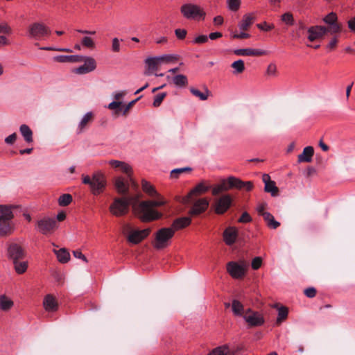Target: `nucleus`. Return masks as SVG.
I'll return each instance as SVG.
<instances>
[{
  "label": "nucleus",
  "mask_w": 355,
  "mask_h": 355,
  "mask_svg": "<svg viewBox=\"0 0 355 355\" xmlns=\"http://www.w3.org/2000/svg\"><path fill=\"white\" fill-rule=\"evenodd\" d=\"M150 229L142 230H132L128 236V241L132 244H138L145 239L150 234Z\"/></svg>",
  "instance_id": "nucleus-17"
},
{
  "label": "nucleus",
  "mask_w": 355,
  "mask_h": 355,
  "mask_svg": "<svg viewBox=\"0 0 355 355\" xmlns=\"http://www.w3.org/2000/svg\"><path fill=\"white\" fill-rule=\"evenodd\" d=\"M231 353L227 345H223L214 348L207 355H230Z\"/></svg>",
  "instance_id": "nucleus-34"
},
{
  "label": "nucleus",
  "mask_w": 355,
  "mask_h": 355,
  "mask_svg": "<svg viewBox=\"0 0 355 355\" xmlns=\"http://www.w3.org/2000/svg\"><path fill=\"white\" fill-rule=\"evenodd\" d=\"M190 92L195 96L198 97L201 101H205L208 98L209 95V90L207 87H205L204 92H200L199 89L195 87H191L189 89Z\"/></svg>",
  "instance_id": "nucleus-36"
},
{
  "label": "nucleus",
  "mask_w": 355,
  "mask_h": 355,
  "mask_svg": "<svg viewBox=\"0 0 355 355\" xmlns=\"http://www.w3.org/2000/svg\"><path fill=\"white\" fill-rule=\"evenodd\" d=\"M187 31L185 29L177 28L175 30V34L178 39L184 40L187 35Z\"/></svg>",
  "instance_id": "nucleus-61"
},
{
  "label": "nucleus",
  "mask_w": 355,
  "mask_h": 355,
  "mask_svg": "<svg viewBox=\"0 0 355 355\" xmlns=\"http://www.w3.org/2000/svg\"><path fill=\"white\" fill-rule=\"evenodd\" d=\"M252 220V218L251 216L247 211L243 212L241 217L238 219V222L241 223H250Z\"/></svg>",
  "instance_id": "nucleus-58"
},
{
  "label": "nucleus",
  "mask_w": 355,
  "mask_h": 355,
  "mask_svg": "<svg viewBox=\"0 0 355 355\" xmlns=\"http://www.w3.org/2000/svg\"><path fill=\"white\" fill-rule=\"evenodd\" d=\"M232 189V187H229V184L227 183V179L223 180L221 182L215 187H213L211 193L214 196H218L223 191H227L229 189Z\"/></svg>",
  "instance_id": "nucleus-32"
},
{
  "label": "nucleus",
  "mask_w": 355,
  "mask_h": 355,
  "mask_svg": "<svg viewBox=\"0 0 355 355\" xmlns=\"http://www.w3.org/2000/svg\"><path fill=\"white\" fill-rule=\"evenodd\" d=\"M13 306V302L5 295L0 296V309L4 311L10 310Z\"/></svg>",
  "instance_id": "nucleus-37"
},
{
  "label": "nucleus",
  "mask_w": 355,
  "mask_h": 355,
  "mask_svg": "<svg viewBox=\"0 0 355 355\" xmlns=\"http://www.w3.org/2000/svg\"><path fill=\"white\" fill-rule=\"evenodd\" d=\"M16 139L17 134L14 132L5 138V142L8 145H12L15 142Z\"/></svg>",
  "instance_id": "nucleus-63"
},
{
  "label": "nucleus",
  "mask_w": 355,
  "mask_h": 355,
  "mask_svg": "<svg viewBox=\"0 0 355 355\" xmlns=\"http://www.w3.org/2000/svg\"><path fill=\"white\" fill-rule=\"evenodd\" d=\"M227 270L232 278L241 279L245 275L246 265L245 263L240 264L236 261H230L227 264Z\"/></svg>",
  "instance_id": "nucleus-9"
},
{
  "label": "nucleus",
  "mask_w": 355,
  "mask_h": 355,
  "mask_svg": "<svg viewBox=\"0 0 355 355\" xmlns=\"http://www.w3.org/2000/svg\"><path fill=\"white\" fill-rule=\"evenodd\" d=\"M112 51L116 53L119 52L120 51L119 40L117 37H114L112 39Z\"/></svg>",
  "instance_id": "nucleus-62"
},
{
  "label": "nucleus",
  "mask_w": 355,
  "mask_h": 355,
  "mask_svg": "<svg viewBox=\"0 0 355 355\" xmlns=\"http://www.w3.org/2000/svg\"><path fill=\"white\" fill-rule=\"evenodd\" d=\"M106 184V179L103 173L97 171L92 174V180L89 187L93 195L97 196L103 193Z\"/></svg>",
  "instance_id": "nucleus-5"
},
{
  "label": "nucleus",
  "mask_w": 355,
  "mask_h": 355,
  "mask_svg": "<svg viewBox=\"0 0 355 355\" xmlns=\"http://www.w3.org/2000/svg\"><path fill=\"white\" fill-rule=\"evenodd\" d=\"M81 44L83 46L89 49H94L95 47V43L94 40L88 36L83 37Z\"/></svg>",
  "instance_id": "nucleus-50"
},
{
  "label": "nucleus",
  "mask_w": 355,
  "mask_h": 355,
  "mask_svg": "<svg viewBox=\"0 0 355 355\" xmlns=\"http://www.w3.org/2000/svg\"><path fill=\"white\" fill-rule=\"evenodd\" d=\"M141 187L144 192L148 196L151 197H159V193L157 191L155 187L145 179L141 180Z\"/></svg>",
  "instance_id": "nucleus-27"
},
{
  "label": "nucleus",
  "mask_w": 355,
  "mask_h": 355,
  "mask_svg": "<svg viewBox=\"0 0 355 355\" xmlns=\"http://www.w3.org/2000/svg\"><path fill=\"white\" fill-rule=\"evenodd\" d=\"M227 183L229 184V187H232V189H236L239 190L244 189L247 191H250L253 188L252 182H245L234 176L228 177Z\"/></svg>",
  "instance_id": "nucleus-13"
},
{
  "label": "nucleus",
  "mask_w": 355,
  "mask_h": 355,
  "mask_svg": "<svg viewBox=\"0 0 355 355\" xmlns=\"http://www.w3.org/2000/svg\"><path fill=\"white\" fill-rule=\"evenodd\" d=\"M232 204V198L230 195H223L216 202L214 211L218 215H223L231 207Z\"/></svg>",
  "instance_id": "nucleus-10"
},
{
  "label": "nucleus",
  "mask_w": 355,
  "mask_h": 355,
  "mask_svg": "<svg viewBox=\"0 0 355 355\" xmlns=\"http://www.w3.org/2000/svg\"><path fill=\"white\" fill-rule=\"evenodd\" d=\"M347 26L349 31L352 33H355V16L348 20Z\"/></svg>",
  "instance_id": "nucleus-64"
},
{
  "label": "nucleus",
  "mask_w": 355,
  "mask_h": 355,
  "mask_svg": "<svg viewBox=\"0 0 355 355\" xmlns=\"http://www.w3.org/2000/svg\"><path fill=\"white\" fill-rule=\"evenodd\" d=\"M243 318L250 327H259L265 322L263 316L259 312L254 311L251 309H247Z\"/></svg>",
  "instance_id": "nucleus-7"
},
{
  "label": "nucleus",
  "mask_w": 355,
  "mask_h": 355,
  "mask_svg": "<svg viewBox=\"0 0 355 355\" xmlns=\"http://www.w3.org/2000/svg\"><path fill=\"white\" fill-rule=\"evenodd\" d=\"M191 171H192V168L189 166L174 168L171 171L170 176L171 178H178L180 174H182L184 172H190Z\"/></svg>",
  "instance_id": "nucleus-44"
},
{
  "label": "nucleus",
  "mask_w": 355,
  "mask_h": 355,
  "mask_svg": "<svg viewBox=\"0 0 355 355\" xmlns=\"http://www.w3.org/2000/svg\"><path fill=\"white\" fill-rule=\"evenodd\" d=\"M54 253L57 256L58 260L62 263H67L70 259V254L65 248H61L58 250H53Z\"/></svg>",
  "instance_id": "nucleus-33"
},
{
  "label": "nucleus",
  "mask_w": 355,
  "mask_h": 355,
  "mask_svg": "<svg viewBox=\"0 0 355 355\" xmlns=\"http://www.w3.org/2000/svg\"><path fill=\"white\" fill-rule=\"evenodd\" d=\"M180 12L187 20H204L206 12L200 6L192 3H184L180 7Z\"/></svg>",
  "instance_id": "nucleus-2"
},
{
  "label": "nucleus",
  "mask_w": 355,
  "mask_h": 355,
  "mask_svg": "<svg viewBox=\"0 0 355 355\" xmlns=\"http://www.w3.org/2000/svg\"><path fill=\"white\" fill-rule=\"evenodd\" d=\"M12 207L10 205H0V218L11 221L14 218Z\"/></svg>",
  "instance_id": "nucleus-29"
},
{
  "label": "nucleus",
  "mask_w": 355,
  "mask_h": 355,
  "mask_svg": "<svg viewBox=\"0 0 355 355\" xmlns=\"http://www.w3.org/2000/svg\"><path fill=\"white\" fill-rule=\"evenodd\" d=\"M191 223V218L189 216L180 217L175 219L171 225V228L175 231L184 229Z\"/></svg>",
  "instance_id": "nucleus-21"
},
{
  "label": "nucleus",
  "mask_w": 355,
  "mask_h": 355,
  "mask_svg": "<svg viewBox=\"0 0 355 355\" xmlns=\"http://www.w3.org/2000/svg\"><path fill=\"white\" fill-rule=\"evenodd\" d=\"M173 83L178 87H183L188 84V79L185 75L178 74L173 78Z\"/></svg>",
  "instance_id": "nucleus-40"
},
{
  "label": "nucleus",
  "mask_w": 355,
  "mask_h": 355,
  "mask_svg": "<svg viewBox=\"0 0 355 355\" xmlns=\"http://www.w3.org/2000/svg\"><path fill=\"white\" fill-rule=\"evenodd\" d=\"M148 70L155 71L157 69V65L161 62L158 56L149 57L145 60Z\"/></svg>",
  "instance_id": "nucleus-39"
},
{
  "label": "nucleus",
  "mask_w": 355,
  "mask_h": 355,
  "mask_svg": "<svg viewBox=\"0 0 355 355\" xmlns=\"http://www.w3.org/2000/svg\"><path fill=\"white\" fill-rule=\"evenodd\" d=\"M84 64L73 70L78 74H85L93 71L96 68V62L94 58L89 56H84Z\"/></svg>",
  "instance_id": "nucleus-12"
},
{
  "label": "nucleus",
  "mask_w": 355,
  "mask_h": 355,
  "mask_svg": "<svg viewBox=\"0 0 355 355\" xmlns=\"http://www.w3.org/2000/svg\"><path fill=\"white\" fill-rule=\"evenodd\" d=\"M233 313L236 316H243V305L237 300H233L232 302Z\"/></svg>",
  "instance_id": "nucleus-38"
},
{
  "label": "nucleus",
  "mask_w": 355,
  "mask_h": 355,
  "mask_svg": "<svg viewBox=\"0 0 355 355\" xmlns=\"http://www.w3.org/2000/svg\"><path fill=\"white\" fill-rule=\"evenodd\" d=\"M19 131L27 143L33 142V132L28 125L26 124L21 125L19 127Z\"/></svg>",
  "instance_id": "nucleus-31"
},
{
  "label": "nucleus",
  "mask_w": 355,
  "mask_h": 355,
  "mask_svg": "<svg viewBox=\"0 0 355 355\" xmlns=\"http://www.w3.org/2000/svg\"><path fill=\"white\" fill-rule=\"evenodd\" d=\"M174 230L171 227H162L159 229L155 235L156 243L155 248L162 249L168 245V241L174 236Z\"/></svg>",
  "instance_id": "nucleus-4"
},
{
  "label": "nucleus",
  "mask_w": 355,
  "mask_h": 355,
  "mask_svg": "<svg viewBox=\"0 0 355 355\" xmlns=\"http://www.w3.org/2000/svg\"><path fill=\"white\" fill-rule=\"evenodd\" d=\"M12 32L11 28L6 22L0 24V34H10Z\"/></svg>",
  "instance_id": "nucleus-60"
},
{
  "label": "nucleus",
  "mask_w": 355,
  "mask_h": 355,
  "mask_svg": "<svg viewBox=\"0 0 355 355\" xmlns=\"http://www.w3.org/2000/svg\"><path fill=\"white\" fill-rule=\"evenodd\" d=\"M327 28L329 29L327 32H329L331 35L338 33L341 31V26L337 22L333 24V25H329V27Z\"/></svg>",
  "instance_id": "nucleus-56"
},
{
  "label": "nucleus",
  "mask_w": 355,
  "mask_h": 355,
  "mask_svg": "<svg viewBox=\"0 0 355 355\" xmlns=\"http://www.w3.org/2000/svg\"><path fill=\"white\" fill-rule=\"evenodd\" d=\"M13 226L11 221L0 218V236H6L13 232Z\"/></svg>",
  "instance_id": "nucleus-26"
},
{
  "label": "nucleus",
  "mask_w": 355,
  "mask_h": 355,
  "mask_svg": "<svg viewBox=\"0 0 355 355\" xmlns=\"http://www.w3.org/2000/svg\"><path fill=\"white\" fill-rule=\"evenodd\" d=\"M51 33L49 28L39 22L32 24L28 28V36L30 38L39 39Z\"/></svg>",
  "instance_id": "nucleus-8"
},
{
  "label": "nucleus",
  "mask_w": 355,
  "mask_h": 355,
  "mask_svg": "<svg viewBox=\"0 0 355 355\" xmlns=\"http://www.w3.org/2000/svg\"><path fill=\"white\" fill-rule=\"evenodd\" d=\"M130 201L127 198H116L110 207L111 213L116 216L126 214L129 209Z\"/></svg>",
  "instance_id": "nucleus-6"
},
{
  "label": "nucleus",
  "mask_w": 355,
  "mask_h": 355,
  "mask_svg": "<svg viewBox=\"0 0 355 355\" xmlns=\"http://www.w3.org/2000/svg\"><path fill=\"white\" fill-rule=\"evenodd\" d=\"M262 180L265 184L264 191L267 193H270L272 196L275 197L279 194V189L276 186L274 181L270 180V177L268 174H263Z\"/></svg>",
  "instance_id": "nucleus-18"
},
{
  "label": "nucleus",
  "mask_w": 355,
  "mask_h": 355,
  "mask_svg": "<svg viewBox=\"0 0 355 355\" xmlns=\"http://www.w3.org/2000/svg\"><path fill=\"white\" fill-rule=\"evenodd\" d=\"M228 8L233 12L237 11L241 6V0H227V1Z\"/></svg>",
  "instance_id": "nucleus-49"
},
{
  "label": "nucleus",
  "mask_w": 355,
  "mask_h": 355,
  "mask_svg": "<svg viewBox=\"0 0 355 355\" xmlns=\"http://www.w3.org/2000/svg\"><path fill=\"white\" fill-rule=\"evenodd\" d=\"M166 96V92H162L157 94L154 98V101L153 103V106L155 107H159Z\"/></svg>",
  "instance_id": "nucleus-51"
},
{
  "label": "nucleus",
  "mask_w": 355,
  "mask_h": 355,
  "mask_svg": "<svg viewBox=\"0 0 355 355\" xmlns=\"http://www.w3.org/2000/svg\"><path fill=\"white\" fill-rule=\"evenodd\" d=\"M254 17L252 13H248L243 16V19L239 24V27L242 31H246L253 23Z\"/></svg>",
  "instance_id": "nucleus-28"
},
{
  "label": "nucleus",
  "mask_w": 355,
  "mask_h": 355,
  "mask_svg": "<svg viewBox=\"0 0 355 355\" xmlns=\"http://www.w3.org/2000/svg\"><path fill=\"white\" fill-rule=\"evenodd\" d=\"M234 53L240 56H259L266 55L265 50L259 49H239L234 51Z\"/></svg>",
  "instance_id": "nucleus-19"
},
{
  "label": "nucleus",
  "mask_w": 355,
  "mask_h": 355,
  "mask_svg": "<svg viewBox=\"0 0 355 355\" xmlns=\"http://www.w3.org/2000/svg\"><path fill=\"white\" fill-rule=\"evenodd\" d=\"M263 218L267 226L270 229L275 230L280 226V223L276 220L270 212L263 214Z\"/></svg>",
  "instance_id": "nucleus-30"
},
{
  "label": "nucleus",
  "mask_w": 355,
  "mask_h": 355,
  "mask_svg": "<svg viewBox=\"0 0 355 355\" xmlns=\"http://www.w3.org/2000/svg\"><path fill=\"white\" fill-rule=\"evenodd\" d=\"M314 154V149L312 146H306L304 148L302 153L298 155V162H311Z\"/></svg>",
  "instance_id": "nucleus-24"
},
{
  "label": "nucleus",
  "mask_w": 355,
  "mask_h": 355,
  "mask_svg": "<svg viewBox=\"0 0 355 355\" xmlns=\"http://www.w3.org/2000/svg\"><path fill=\"white\" fill-rule=\"evenodd\" d=\"M84 55H59L53 57V60L60 63H76L83 62Z\"/></svg>",
  "instance_id": "nucleus-20"
},
{
  "label": "nucleus",
  "mask_w": 355,
  "mask_h": 355,
  "mask_svg": "<svg viewBox=\"0 0 355 355\" xmlns=\"http://www.w3.org/2000/svg\"><path fill=\"white\" fill-rule=\"evenodd\" d=\"M337 15L334 12L329 13L323 18L324 22L329 25H333V24L337 22Z\"/></svg>",
  "instance_id": "nucleus-48"
},
{
  "label": "nucleus",
  "mask_w": 355,
  "mask_h": 355,
  "mask_svg": "<svg viewBox=\"0 0 355 355\" xmlns=\"http://www.w3.org/2000/svg\"><path fill=\"white\" fill-rule=\"evenodd\" d=\"M56 220L53 218L45 216L37 220L35 224V230L43 235L53 234L56 228Z\"/></svg>",
  "instance_id": "nucleus-3"
},
{
  "label": "nucleus",
  "mask_w": 355,
  "mask_h": 355,
  "mask_svg": "<svg viewBox=\"0 0 355 355\" xmlns=\"http://www.w3.org/2000/svg\"><path fill=\"white\" fill-rule=\"evenodd\" d=\"M239 236V231L234 226L227 227L223 233V238L227 245L231 246L234 244Z\"/></svg>",
  "instance_id": "nucleus-16"
},
{
  "label": "nucleus",
  "mask_w": 355,
  "mask_h": 355,
  "mask_svg": "<svg viewBox=\"0 0 355 355\" xmlns=\"http://www.w3.org/2000/svg\"><path fill=\"white\" fill-rule=\"evenodd\" d=\"M93 113L92 112H87L80 120L78 125L77 133L79 134L83 132L87 123L92 120Z\"/></svg>",
  "instance_id": "nucleus-35"
},
{
  "label": "nucleus",
  "mask_w": 355,
  "mask_h": 355,
  "mask_svg": "<svg viewBox=\"0 0 355 355\" xmlns=\"http://www.w3.org/2000/svg\"><path fill=\"white\" fill-rule=\"evenodd\" d=\"M208 42V36L205 35H200L196 37L192 41L193 44H204Z\"/></svg>",
  "instance_id": "nucleus-59"
},
{
  "label": "nucleus",
  "mask_w": 355,
  "mask_h": 355,
  "mask_svg": "<svg viewBox=\"0 0 355 355\" xmlns=\"http://www.w3.org/2000/svg\"><path fill=\"white\" fill-rule=\"evenodd\" d=\"M15 270L17 274L24 273L28 268L27 261H15L13 262Z\"/></svg>",
  "instance_id": "nucleus-42"
},
{
  "label": "nucleus",
  "mask_w": 355,
  "mask_h": 355,
  "mask_svg": "<svg viewBox=\"0 0 355 355\" xmlns=\"http://www.w3.org/2000/svg\"><path fill=\"white\" fill-rule=\"evenodd\" d=\"M231 67L234 69V73H241L245 70L244 62L241 59L232 62Z\"/></svg>",
  "instance_id": "nucleus-45"
},
{
  "label": "nucleus",
  "mask_w": 355,
  "mask_h": 355,
  "mask_svg": "<svg viewBox=\"0 0 355 355\" xmlns=\"http://www.w3.org/2000/svg\"><path fill=\"white\" fill-rule=\"evenodd\" d=\"M141 98H142V96H139L136 99L129 102L127 105H123V110L122 113L123 115H125L128 110L135 104V103L139 101Z\"/></svg>",
  "instance_id": "nucleus-57"
},
{
  "label": "nucleus",
  "mask_w": 355,
  "mask_h": 355,
  "mask_svg": "<svg viewBox=\"0 0 355 355\" xmlns=\"http://www.w3.org/2000/svg\"><path fill=\"white\" fill-rule=\"evenodd\" d=\"M211 188L210 185H206L204 182L198 183L188 194L184 200V202L187 201L191 196L196 194H202L208 191Z\"/></svg>",
  "instance_id": "nucleus-23"
},
{
  "label": "nucleus",
  "mask_w": 355,
  "mask_h": 355,
  "mask_svg": "<svg viewBox=\"0 0 355 355\" xmlns=\"http://www.w3.org/2000/svg\"><path fill=\"white\" fill-rule=\"evenodd\" d=\"M73 200L72 196L69 193L61 195L58 198V205L61 207L68 206Z\"/></svg>",
  "instance_id": "nucleus-43"
},
{
  "label": "nucleus",
  "mask_w": 355,
  "mask_h": 355,
  "mask_svg": "<svg viewBox=\"0 0 355 355\" xmlns=\"http://www.w3.org/2000/svg\"><path fill=\"white\" fill-rule=\"evenodd\" d=\"M288 311L287 308H286L284 306H282L280 309H279L277 320L280 321V320L286 319L288 316Z\"/></svg>",
  "instance_id": "nucleus-55"
},
{
  "label": "nucleus",
  "mask_w": 355,
  "mask_h": 355,
  "mask_svg": "<svg viewBox=\"0 0 355 355\" xmlns=\"http://www.w3.org/2000/svg\"><path fill=\"white\" fill-rule=\"evenodd\" d=\"M280 18L282 21L284 22L287 26H292L295 24L293 15L291 12H286L282 14Z\"/></svg>",
  "instance_id": "nucleus-41"
},
{
  "label": "nucleus",
  "mask_w": 355,
  "mask_h": 355,
  "mask_svg": "<svg viewBox=\"0 0 355 355\" xmlns=\"http://www.w3.org/2000/svg\"><path fill=\"white\" fill-rule=\"evenodd\" d=\"M43 306L46 311L53 312L57 311L58 308V302L55 298L51 295H47L43 301Z\"/></svg>",
  "instance_id": "nucleus-22"
},
{
  "label": "nucleus",
  "mask_w": 355,
  "mask_h": 355,
  "mask_svg": "<svg viewBox=\"0 0 355 355\" xmlns=\"http://www.w3.org/2000/svg\"><path fill=\"white\" fill-rule=\"evenodd\" d=\"M209 207V201L207 198L197 200L189 211V214L193 216H198L204 213Z\"/></svg>",
  "instance_id": "nucleus-15"
},
{
  "label": "nucleus",
  "mask_w": 355,
  "mask_h": 355,
  "mask_svg": "<svg viewBox=\"0 0 355 355\" xmlns=\"http://www.w3.org/2000/svg\"><path fill=\"white\" fill-rule=\"evenodd\" d=\"M328 28L324 26H312L308 28V40L313 42L322 38L328 31Z\"/></svg>",
  "instance_id": "nucleus-14"
},
{
  "label": "nucleus",
  "mask_w": 355,
  "mask_h": 355,
  "mask_svg": "<svg viewBox=\"0 0 355 355\" xmlns=\"http://www.w3.org/2000/svg\"><path fill=\"white\" fill-rule=\"evenodd\" d=\"M107 108L115 111L116 114H119L122 112L123 103L121 101H113L108 105Z\"/></svg>",
  "instance_id": "nucleus-47"
},
{
  "label": "nucleus",
  "mask_w": 355,
  "mask_h": 355,
  "mask_svg": "<svg viewBox=\"0 0 355 355\" xmlns=\"http://www.w3.org/2000/svg\"><path fill=\"white\" fill-rule=\"evenodd\" d=\"M155 200L141 201L137 208V211L140 219L143 222H150L159 219L162 217V214L153 209L155 207H161L166 204V201L159 195Z\"/></svg>",
  "instance_id": "nucleus-1"
},
{
  "label": "nucleus",
  "mask_w": 355,
  "mask_h": 355,
  "mask_svg": "<svg viewBox=\"0 0 355 355\" xmlns=\"http://www.w3.org/2000/svg\"><path fill=\"white\" fill-rule=\"evenodd\" d=\"M158 57L160 59V62H171L177 61L180 55L178 54H164Z\"/></svg>",
  "instance_id": "nucleus-46"
},
{
  "label": "nucleus",
  "mask_w": 355,
  "mask_h": 355,
  "mask_svg": "<svg viewBox=\"0 0 355 355\" xmlns=\"http://www.w3.org/2000/svg\"><path fill=\"white\" fill-rule=\"evenodd\" d=\"M262 264V259L261 257H255L251 262V267L253 270H258Z\"/></svg>",
  "instance_id": "nucleus-53"
},
{
  "label": "nucleus",
  "mask_w": 355,
  "mask_h": 355,
  "mask_svg": "<svg viewBox=\"0 0 355 355\" xmlns=\"http://www.w3.org/2000/svg\"><path fill=\"white\" fill-rule=\"evenodd\" d=\"M114 187L117 192L120 194H127L129 191V185L127 184L124 179L121 177L116 178L114 180Z\"/></svg>",
  "instance_id": "nucleus-25"
},
{
  "label": "nucleus",
  "mask_w": 355,
  "mask_h": 355,
  "mask_svg": "<svg viewBox=\"0 0 355 355\" xmlns=\"http://www.w3.org/2000/svg\"><path fill=\"white\" fill-rule=\"evenodd\" d=\"M8 258L12 261H19L25 257V251L21 245L17 243H11L7 249Z\"/></svg>",
  "instance_id": "nucleus-11"
},
{
  "label": "nucleus",
  "mask_w": 355,
  "mask_h": 355,
  "mask_svg": "<svg viewBox=\"0 0 355 355\" xmlns=\"http://www.w3.org/2000/svg\"><path fill=\"white\" fill-rule=\"evenodd\" d=\"M257 26L259 29L263 31L268 32L274 29L275 26L273 24H268L266 21H263L261 24H257Z\"/></svg>",
  "instance_id": "nucleus-52"
},
{
  "label": "nucleus",
  "mask_w": 355,
  "mask_h": 355,
  "mask_svg": "<svg viewBox=\"0 0 355 355\" xmlns=\"http://www.w3.org/2000/svg\"><path fill=\"white\" fill-rule=\"evenodd\" d=\"M317 290L315 288L311 286L304 290V294L309 298H313L316 295Z\"/></svg>",
  "instance_id": "nucleus-54"
}]
</instances>
